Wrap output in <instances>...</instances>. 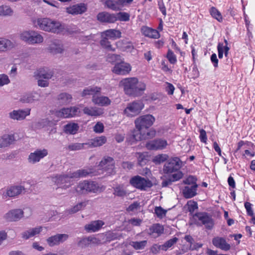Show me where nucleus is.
Wrapping results in <instances>:
<instances>
[{
    "label": "nucleus",
    "instance_id": "f257e3e1",
    "mask_svg": "<svg viewBox=\"0 0 255 255\" xmlns=\"http://www.w3.org/2000/svg\"><path fill=\"white\" fill-rule=\"evenodd\" d=\"M155 121V118L151 115L147 114L137 118L134 121V124L137 132L133 134L136 140H142L151 138L155 136L156 131L153 128L149 129Z\"/></svg>",
    "mask_w": 255,
    "mask_h": 255
},
{
    "label": "nucleus",
    "instance_id": "f03ea898",
    "mask_svg": "<svg viewBox=\"0 0 255 255\" xmlns=\"http://www.w3.org/2000/svg\"><path fill=\"white\" fill-rule=\"evenodd\" d=\"M120 86L123 87L125 94L129 96H136L146 89V84L135 77L123 79L120 81Z\"/></svg>",
    "mask_w": 255,
    "mask_h": 255
},
{
    "label": "nucleus",
    "instance_id": "7ed1b4c3",
    "mask_svg": "<svg viewBox=\"0 0 255 255\" xmlns=\"http://www.w3.org/2000/svg\"><path fill=\"white\" fill-rule=\"evenodd\" d=\"M37 23L39 28L44 31L59 33L64 29L60 22L47 18L38 19Z\"/></svg>",
    "mask_w": 255,
    "mask_h": 255
},
{
    "label": "nucleus",
    "instance_id": "20e7f679",
    "mask_svg": "<svg viewBox=\"0 0 255 255\" xmlns=\"http://www.w3.org/2000/svg\"><path fill=\"white\" fill-rule=\"evenodd\" d=\"M75 190L79 194H85L88 193H97L100 190V188L97 182L85 180L78 183Z\"/></svg>",
    "mask_w": 255,
    "mask_h": 255
},
{
    "label": "nucleus",
    "instance_id": "39448f33",
    "mask_svg": "<svg viewBox=\"0 0 255 255\" xmlns=\"http://www.w3.org/2000/svg\"><path fill=\"white\" fill-rule=\"evenodd\" d=\"M129 184L134 188L140 191H146L153 186L151 181L148 178H145L138 175L131 177Z\"/></svg>",
    "mask_w": 255,
    "mask_h": 255
},
{
    "label": "nucleus",
    "instance_id": "423d86ee",
    "mask_svg": "<svg viewBox=\"0 0 255 255\" xmlns=\"http://www.w3.org/2000/svg\"><path fill=\"white\" fill-rule=\"evenodd\" d=\"M194 217L198 219L197 225L204 226L207 230H211L214 227V221L209 213L207 212H197L195 214Z\"/></svg>",
    "mask_w": 255,
    "mask_h": 255
},
{
    "label": "nucleus",
    "instance_id": "0eeeda50",
    "mask_svg": "<svg viewBox=\"0 0 255 255\" xmlns=\"http://www.w3.org/2000/svg\"><path fill=\"white\" fill-rule=\"evenodd\" d=\"M182 166V161L178 157H171L163 166L165 174H170L179 170Z\"/></svg>",
    "mask_w": 255,
    "mask_h": 255
},
{
    "label": "nucleus",
    "instance_id": "6e6552de",
    "mask_svg": "<svg viewBox=\"0 0 255 255\" xmlns=\"http://www.w3.org/2000/svg\"><path fill=\"white\" fill-rule=\"evenodd\" d=\"M20 38L29 44L40 43L43 42V37L34 31H24L20 34Z\"/></svg>",
    "mask_w": 255,
    "mask_h": 255
},
{
    "label": "nucleus",
    "instance_id": "1a4fd4ad",
    "mask_svg": "<svg viewBox=\"0 0 255 255\" xmlns=\"http://www.w3.org/2000/svg\"><path fill=\"white\" fill-rule=\"evenodd\" d=\"M143 107L144 105L142 102L134 101L128 104L124 112L127 116L132 117L138 115Z\"/></svg>",
    "mask_w": 255,
    "mask_h": 255
},
{
    "label": "nucleus",
    "instance_id": "9d476101",
    "mask_svg": "<svg viewBox=\"0 0 255 255\" xmlns=\"http://www.w3.org/2000/svg\"><path fill=\"white\" fill-rule=\"evenodd\" d=\"M115 161L113 158L105 156L100 162L98 167L102 170V172H106L108 174H112L115 168Z\"/></svg>",
    "mask_w": 255,
    "mask_h": 255
},
{
    "label": "nucleus",
    "instance_id": "9b49d317",
    "mask_svg": "<svg viewBox=\"0 0 255 255\" xmlns=\"http://www.w3.org/2000/svg\"><path fill=\"white\" fill-rule=\"evenodd\" d=\"M167 145V141L166 139L156 138L147 142L145 147L150 150H159L165 149Z\"/></svg>",
    "mask_w": 255,
    "mask_h": 255
},
{
    "label": "nucleus",
    "instance_id": "f8f14e48",
    "mask_svg": "<svg viewBox=\"0 0 255 255\" xmlns=\"http://www.w3.org/2000/svg\"><path fill=\"white\" fill-rule=\"evenodd\" d=\"M131 70V66L128 63L122 61L115 64L112 71L117 75H126L129 74Z\"/></svg>",
    "mask_w": 255,
    "mask_h": 255
},
{
    "label": "nucleus",
    "instance_id": "ddd939ff",
    "mask_svg": "<svg viewBox=\"0 0 255 255\" xmlns=\"http://www.w3.org/2000/svg\"><path fill=\"white\" fill-rule=\"evenodd\" d=\"M71 177L70 175H61L53 178V181L58 186L59 188L66 189L71 186Z\"/></svg>",
    "mask_w": 255,
    "mask_h": 255
},
{
    "label": "nucleus",
    "instance_id": "4468645a",
    "mask_svg": "<svg viewBox=\"0 0 255 255\" xmlns=\"http://www.w3.org/2000/svg\"><path fill=\"white\" fill-rule=\"evenodd\" d=\"M47 155L48 151L47 149H37L34 152L30 153L28 156V161L29 163L34 164L39 162Z\"/></svg>",
    "mask_w": 255,
    "mask_h": 255
},
{
    "label": "nucleus",
    "instance_id": "2eb2a0df",
    "mask_svg": "<svg viewBox=\"0 0 255 255\" xmlns=\"http://www.w3.org/2000/svg\"><path fill=\"white\" fill-rule=\"evenodd\" d=\"M78 108L75 107L70 108H63L61 110L56 111L55 116L60 118H69L76 115Z\"/></svg>",
    "mask_w": 255,
    "mask_h": 255
},
{
    "label": "nucleus",
    "instance_id": "dca6fc26",
    "mask_svg": "<svg viewBox=\"0 0 255 255\" xmlns=\"http://www.w3.org/2000/svg\"><path fill=\"white\" fill-rule=\"evenodd\" d=\"M68 235L65 234H58L54 236L49 237L47 239V242L50 247L58 245L61 243H63L68 238Z\"/></svg>",
    "mask_w": 255,
    "mask_h": 255
},
{
    "label": "nucleus",
    "instance_id": "f3484780",
    "mask_svg": "<svg viewBox=\"0 0 255 255\" xmlns=\"http://www.w3.org/2000/svg\"><path fill=\"white\" fill-rule=\"evenodd\" d=\"M212 242L215 247L222 250L227 251L231 249L230 245L227 242L226 239L223 237H215L213 238Z\"/></svg>",
    "mask_w": 255,
    "mask_h": 255
},
{
    "label": "nucleus",
    "instance_id": "a211bd4d",
    "mask_svg": "<svg viewBox=\"0 0 255 255\" xmlns=\"http://www.w3.org/2000/svg\"><path fill=\"white\" fill-rule=\"evenodd\" d=\"M97 18L102 23H113L116 22L115 13H110L106 11L99 12L97 15Z\"/></svg>",
    "mask_w": 255,
    "mask_h": 255
},
{
    "label": "nucleus",
    "instance_id": "6ab92c4d",
    "mask_svg": "<svg viewBox=\"0 0 255 255\" xmlns=\"http://www.w3.org/2000/svg\"><path fill=\"white\" fill-rule=\"evenodd\" d=\"M140 31L143 36L150 38L158 39L160 37V34L158 30L147 26H142Z\"/></svg>",
    "mask_w": 255,
    "mask_h": 255
},
{
    "label": "nucleus",
    "instance_id": "aec40b11",
    "mask_svg": "<svg viewBox=\"0 0 255 255\" xmlns=\"http://www.w3.org/2000/svg\"><path fill=\"white\" fill-rule=\"evenodd\" d=\"M87 7L83 3L73 5L66 8V12L72 15L81 14L86 11Z\"/></svg>",
    "mask_w": 255,
    "mask_h": 255
},
{
    "label": "nucleus",
    "instance_id": "412c9836",
    "mask_svg": "<svg viewBox=\"0 0 255 255\" xmlns=\"http://www.w3.org/2000/svg\"><path fill=\"white\" fill-rule=\"evenodd\" d=\"M30 109L13 110L9 113V117L13 120L20 121L24 119L25 117L30 115Z\"/></svg>",
    "mask_w": 255,
    "mask_h": 255
},
{
    "label": "nucleus",
    "instance_id": "4be33fe9",
    "mask_svg": "<svg viewBox=\"0 0 255 255\" xmlns=\"http://www.w3.org/2000/svg\"><path fill=\"white\" fill-rule=\"evenodd\" d=\"M106 142L107 138L106 136L104 135L97 136L94 138L89 139L88 141L86 142L87 148H90L101 146L104 144Z\"/></svg>",
    "mask_w": 255,
    "mask_h": 255
},
{
    "label": "nucleus",
    "instance_id": "5701e85b",
    "mask_svg": "<svg viewBox=\"0 0 255 255\" xmlns=\"http://www.w3.org/2000/svg\"><path fill=\"white\" fill-rule=\"evenodd\" d=\"M104 224L105 223L102 220L93 221L86 224L84 229L88 233L96 232L100 230Z\"/></svg>",
    "mask_w": 255,
    "mask_h": 255
},
{
    "label": "nucleus",
    "instance_id": "b1692460",
    "mask_svg": "<svg viewBox=\"0 0 255 255\" xmlns=\"http://www.w3.org/2000/svg\"><path fill=\"white\" fill-rule=\"evenodd\" d=\"M96 174L92 168H87L78 170L71 173V177L81 178L86 177L88 175H95Z\"/></svg>",
    "mask_w": 255,
    "mask_h": 255
},
{
    "label": "nucleus",
    "instance_id": "393cba45",
    "mask_svg": "<svg viewBox=\"0 0 255 255\" xmlns=\"http://www.w3.org/2000/svg\"><path fill=\"white\" fill-rule=\"evenodd\" d=\"M164 228L159 223L154 224L149 228L148 235L153 238L159 237L163 233Z\"/></svg>",
    "mask_w": 255,
    "mask_h": 255
},
{
    "label": "nucleus",
    "instance_id": "a878e982",
    "mask_svg": "<svg viewBox=\"0 0 255 255\" xmlns=\"http://www.w3.org/2000/svg\"><path fill=\"white\" fill-rule=\"evenodd\" d=\"M198 187V185L185 186L182 190L183 197L186 199H190L195 196L197 194Z\"/></svg>",
    "mask_w": 255,
    "mask_h": 255
},
{
    "label": "nucleus",
    "instance_id": "bb28decb",
    "mask_svg": "<svg viewBox=\"0 0 255 255\" xmlns=\"http://www.w3.org/2000/svg\"><path fill=\"white\" fill-rule=\"evenodd\" d=\"M23 212L20 209L13 210L7 213L5 218L10 222L16 221L19 220L22 216Z\"/></svg>",
    "mask_w": 255,
    "mask_h": 255
},
{
    "label": "nucleus",
    "instance_id": "cd10ccee",
    "mask_svg": "<svg viewBox=\"0 0 255 255\" xmlns=\"http://www.w3.org/2000/svg\"><path fill=\"white\" fill-rule=\"evenodd\" d=\"M92 101L95 105L100 106H108L111 104V100L108 97L104 96H94Z\"/></svg>",
    "mask_w": 255,
    "mask_h": 255
},
{
    "label": "nucleus",
    "instance_id": "c85d7f7f",
    "mask_svg": "<svg viewBox=\"0 0 255 255\" xmlns=\"http://www.w3.org/2000/svg\"><path fill=\"white\" fill-rule=\"evenodd\" d=\"M85 114L92 117H98L103 114V109L98 107H85L83 109Z\"/></svg>",
    "mask_w": 255,
    "mask_h": 255
},
{
    "label": "nucleus",
    "instance_id": "c756f323",
    "mask_svg": "<svg viewBox=\"0 0 255 255\" xmlns=\"http://www.w3.org/2000/svg\"><path fill=\"white\" fill-rule=\"evenodd\" d=\"M42 230V227L39 226L36 228H32L28 231L24 232L22 234L23 239L27 240L40 234Z\"/></svg>",
    "mask_w": 255,
    "mask_h": 255
},
{
    "label": "nucleus",
    "instance_id": "7c9ffc66",
    "mask_svg": "<svg viewBox=\"0 0 255 255\" xmlns=\"http://www.w3.org/2000/svg\"><path fill=\"white\" fill-rule=\"evenodd\" d=\"M42 230V227L39 226L36 228H32L28 231L24 232L22 234L23 239L27 240L40 234Z\"/></svg>",
    "mask_w": 255,
    "mask_h": 255
},
{
    "label": "nucleus",
    "instance_id": "2f4dec72",
    "mask_svg": "<svg viewBox=\"0 0 255 255\" xmlns=\"http://www.w3.org/2000/svg\"><path fill=\"white\" fill-rule=\"evenodd\" d=\"M53 73L48 69L47 68H40L35 73L36 78H43L45 79H50L53 76Z\"/></svg>",
    "mask_w": 255,
    "mask_h": 255
},
{
    "label": "nucleus",
    "instance_id": "473e14b6",
    "mask_svg": "<svg viewBox=\"0 0 255 255\" xmlns=\"http://www.w3.org/2000/svg\"><path fill=\"white\" fill-rule=\"evenodd\" d=\"M15 139L13 134H5L0 138V148L5 147L13 143Z\"/></svg>",
    "mask_w": 255,
    "mask_h": 255
},
{
    "label": "nucleus",
    "instance_id": "72a5a7b5",
    "mask_svg": "<svg viewBox=\"0 0 255 255\" xmlns=\"http://www.w3.org/2000/svg\"><path fill=\"white\" fill-rule=\"evenodd\" d=\"M105 5L109 9L114 11H118L122 9L123 7L120 1L115 0H106L105 2Z\"/></svg>",
    "mask_w": 255,
    "mask_h": 255
},
{
    "label": "nucleus",
    "instance_id": "f704fd0d",
    "mask_svg": "<svg viewBox=\"0 0 255 255\" xmlns=\"http://www.w3.org/2000/svg\"><path fill=\"white\" fill-rule=\"evenodd\" d=\"M101 91V88L99 87H89L85 89L82 93V96L83 97L87 95H92V97L94 96H97V94H100Z\"/></svg>",
    "mask_w": 255,
    "mask_h": 255
},
{
    "label": "nucleus",
    "instance_id": "c9c22d12",
    "mask_svg": "<svg viewBox=\"0 0 255 255\" xmlns=\"http://www.w3.org/2000/svg\"><path fill=\"white\" fill-rule=\"evenodd\" d=\"M48 49L50 52L53 54L61 53L63 50L62 45L58 40H55L52 42L49 45Z\"/></svg>",
    "mask_w": 255,
    "mask_h": 255
},
{
    "label": "nucleus",
    "instance_id": "e433bc0d",
    "mask_svg": "<svg viewBox=\"0 0 255 255\" xmlns=\"http://www.w3.org/2000/svg\"><path fill=\"white\" fill-rule=\"evenodd\" d=\"M137 163L140 166L145 165L149 160V155L147 152H136Z\"/></svg>",
    "mask_w": 255,
    "mask_h": 255
},
{
    "label": "nucleus",
    "instance_id": "4c0bfd02",
    "mask_svg": "<svg viewBox=\"0 0 255 255\" xmlns=\"http://www.w3.org/2000/svg\"><path fill=\"white\" fill-rule=\"evenodd\" d=\"M116 46L122 51H130L133 49V46L130 42H125L124 40L117 42Z\"/></svg>",
    "mask_w": 255,
    "mask_h": 255
},
{
    "label": "nucleus",
    "instance_id": "58836bf2",
    "mask_svg": "<svg viewBox=\"0 0 255 255\" xmlns=\"http://www.w3.org/2000/svg\"><path fill=\"white\" fill-rule=\"evenodd\" d=\"M79 128V126L76 123H69L64 127L65 132L70 134H75L77 133Z\"/></svg>",
    "mask_w": 255,
    "mask_h": 255
},
{
    "label": "nucleus",
    "instance_id": "ea45409f",
    "mask_svg": "<svg viewBox=\"0 0 255 255\" xmlns=\"http://www.w3.org/2000/svg\"><path fill=\"white\" fill-rule=\"evenodd\" d=\"M12 47L13 44L10 40L4 38H0V52L7 51Z\"/></svg>",
    "mask_w": 255,
    "mask_h": 255
},
{
    "label": "nucleus",
    "instance_id": "a19ab883",
    "mask_svg": "<svg viewBox=\"0 0 255 255\" xmlns=\"http://www.w3.org/2000/svg\"><path fill=\"white\" fill-rule=\"evenodd\" d=\"M103 34H105L106 37L112 39L119 38L122 36V33L120 30L114 29L107 30L103 32Z\"/></svg>",
    "mask_w": 255,
    "mask_h": 255
},
{
    "label": "nucleus",
    "instance_id": "79ce46f5",
    "mask_svg": "<svg viewBox=\"0 0 255 255\" xmlns=\"http://www.w3.org/2000/svg\"><path fill=\"white\" fill-rule=\"evenodd\" d=\"M23 188L21 186H13L9 188L6 192L9 197H14L20 194Z\"/></svg>",
    "mask_w": 255,
    "mask_h": 255
},
{
    "label": "nucleus",
    "instance_id": "37998d69",
    "mask_svg": "<svg viewBox=\"0 0 255 255\" xmlns=\"http://www.w3.org/2000/svg\"><path fill=\"white\" fill-rule=\"evenodd\" d=\"M87 148L86 142L80 143H72L70 144L67 147V149L69 151H76L79 150Z\"/></svg>",
    "mask_w": 255,
    "mask_h": 255
},
{
    "label": "nucleus",
    "instance_id": "c03bdc74",
    "mask_svg": "<svg viewBox=\"0 0 255 255\" xmlns=\"http://www.w3.org/2000/svg\"><path fill=\"white\" fill-rule=\"evenodd\" d=\"M209 12L214 18L217 20L219 22H222L223 19V16L221 12L215 7L212 6L211 7Z\"/></svg>",
    "mask_w": 255,
    "mask_h": 255
},
{
    "label": "nucleus",
    "instance_id": "a18cd8bd",
    "mask_svg": "<svg viewBox=\"0 0 255 255\" xmlns=\"http://www.w3.org/2000/svg\"><path fill=\"white\" fill-rule=\"evenodd\" d=\"M169 156L166 154H159L154 157L152 162L155 164H160L167 160Z\"/></svg>",
    "mask_w": 255,
    "mask_h": 255
},
{
    "label": "nucleus",
    "instance_id": "49530a36",
    "mask_svg": "<svg viewBox=\"0 0 255 255\" xmlns=\"http://www.w3.org/2000/svg\"><path fill=\"white\" fill-rule=\"evenodd\" d=\"M115 15L116 18V21L119 20L120 21H128L130 19L129 13L126 12H119L117 13H115Z\"/></svg>",
    "mask_w": 255,
    "mask_h": 255
},
{
    "label": "nucleus",
    "instance_id": "de8ad7c7",
    "mask_svg": "<svg viewBox=\"0 0 255 255\" xmlns=\"http://www.w3.org/2000/svg\"><path fill=\"white\" fill-rule=\"evenodd\" d=\"M101 46L108 51H115V48H113L107 37L103 38L100 41Z\"/></svg>",
    "mask_w": 255,
    "mask_h": 255
},
{
    "label": "nucleus",
    "instance_id": "09e8293b",
    "mask_svg": "<svg viewBox=\"0 0 255 255\" xmlns=\"http://www.w3.org/2000/svg\"><path fill=\"white\" fill-rule=\"evenodd\" d=\"M147 242L146 240L141 241L139 242L132 241L129 243L135 250H143L147 245Z\"/></svg>",
    "mask_w": 255,
    "mask_h": 255
},
{
    "label": "nucleus",
    "instance_id": "8fccbe9b",
    "mask_svg": "<svg viewBox=\"0 0 255 255\" xmlns=\"http://www.w3.org/2000/svg\"><path fill=\"white\" fill-rule=\"evenodd\" d=\"M114 194L119 197H124L126 195L127 192L123 185H119L114 189Z\"/></svg>",
    "mask_w": 255,
    "mask_h": 255
},
{
    "label": "nucleus",
    "instance_id": "3c124183",
    "mask_svg": "<svg viewBox=\"0 0 255 255\" xmlns=\"http://www.w3.org/2000/svg\"><path fill=\"white\" fill-rule=\"evenodd\" d=\"M165 57L170 64L174 65L177 63L176 56L170 49H168Z\"/></svg>",
    "mask_w": 255,
    "mask_h": 255
},
{
    "label": "nucleus",
    "instance_id": "603ef678",
    "mask_svg": "<svg viewBox=\"0 0 255 255\" xmlns=\"http://www.w3.org/2000/svg\"><path fill=\"white\" fill-rule=\"evenodd\" d=\"M58 99L62 104H66L71 101L72 96L67 93H61L58 96Z\"/></svg>",
    "mask_w": 255,
    "mask_h": 255
},
{
    "label": "nucleus",
    "instance_id": "864d4df0",
    "mask_svg": "<svg viewBox=\"0 0 255 255\" xmlns=\"http://www.w3.org/2000/svg\"><path fill=\"white\" fill-rule=\"evenodd\" d=\"M178 239L176 237H174L167 241H166L163 245L162 249L166 251L168 248L171 247L173 245L177 243Z\"/></svg>",
    "mask_w": 255,
    "mask_h": 255
},
{
    "label": "nucleus",
    "instance_id": "5fc2aeb1",
    "mask_svg": "<svg viewBox=\"0 0 255 255\" xmlns=\"http://www.w3.org/2000/svg\"><path fill=\"white\" fill-rule=\"evenodd\" d=\"M85 206L86 203L85 202H80L74 206L70 209L68 210L67 212L70 214H74L80 210L82 207Z\"/></svg>",
    "mask_w": 255,
    "mask_h": 255
},
{
    "label": "nucleus",
    "instance_id": "6e6d98bb",
    "mask_svg": "<svg viewBox=\"0 0 255 255\" xmlns=\"http://www.w3.org/2000/svg\"><path fill=\"white\" fill-rule=\"evenodd\" d=\"M167 210H164L161 206L155 207L154 208V213L160 219H162L165 216Z\"/></svg>",
    "mask_w": 255,
    "mask_h": 255
},
{
    "label": "nucleus",
    "instance_id": "4d7b16f0",
    "mask_svg": "<svg viewBox=\"0 0 255 255\" xmlns=\"http://www.w3.org/2000/svg\"><path fill=\"white\" fill-rule=\"evenodd\" d=\"M197 179L195 176L190 175L187 177L184 180L183 183L187 185L188 186H192L194 185H198L197 184Z\"/></svg>",
    "mask_w": 255,
    "mask_h": 255
},
{
    "label": "nucleus",
    "instance_id": "13d9d810",
    "mask_svg": "<svg viewBox=\"0 0 255 255\" xmlns=\"http://www.w3.org/2000/svg\"><path fill=\"white\" fill-rule=\"evenodd\" d=\"M121 56L119 54H109L107 55V60L111 63H114L121 61Z\"/></svg>",
    "mask_w": 255,
    "mask_h": 255
},
{
    "label": "nucleus",
    "instance_id": "bf43d9fd",
    "mask_svg": "<svg viewBox=\"0 0 255 255\" xmlns=\"http://www.w3.org/2000/svg\"><path fill=\"white\" fill-rule=\"evenodd\" d=\"M12 13V10L10 7L6 5L0 6V15H10Z\"/></svg>",
    "mask_w": 255,
    "mask_h": 255
},
{
    "label": "nucleus",
    "instance_id": "052dcab7",
    "mask_svg": "<svg viewBox=\"0 0 255 255\" xmlns=\"http://www.w3.org/2000/svg\"><path fill=\"white\" fill-rule=\"evenodd\" d=\"M106 242H110L111 241L119 239L121 236L119 235L117 233H116L109 232L106 234Z\"/></svg>",
    "mask_w": 255,
    "mask_h": 255
},
{
    "label": "nucleus",
    "instance_id": "680f3d73",
    "mask_svg": "<svg viewBox=\"0 0 255 255\" xmlns=\"http://www.w3.org/2000/svg\"><path fill=\"white\" fill-rule=\"evenodd\" d=\"M187 205L188 206V210L190 213H193L198 208L197 202L193 200L188 201Z\"/></svg>",
    "mask_w": 255,
    "mask_h": 255
},
{
    "label": "nucleus",
    "instance_id": "e2e57ef3",
    "mask_svg": "<svg viewBox=\"0 0 255 255\" xmlns=\"http://www.w3.org/2000/svg\"><path fill=\"white\" fill-rule=\"evenodd\" d=\"M78 246L82 248L87 247L91 245L89 237L81 239L78 243Z\"/></svg>",
    "mask_w": 255,
    "mask_h": 255
},
{
    "label": "nucleus",
    "instance_id": "0e129e2a",
    "mask_svg": "<svg viewBox=\"0 0 255 255\" xmlns=\"http://www.w3.org/2000/svg\"><path fill=\"white\" fill-rule=\"evenodd\" d=\"M173 174L170 177L169 180L171 182L178 181L183 177V174L181 171L178 170Z\"/></svg>",
    "mask_w": 255,
    "mask_h": 255
},
{
    "label": "nucleus",
    "instance_id": "69168bd1",
    "mask_svg": "<svg viewBox=\"0 0 255 255\" xmlns=\"http://www.w3.org/2000/svg\"><path fill=\"white\" fill-rule=\"evenodd\" d=\"M34 96L32 94H26L22 96L20 99V101L22 103H31L34 100Z\"/></svg>",
    "mask_w": 255,
    "mask_h": 255
},
{
    "label": "nucleus",
    "instance_id": "338daca9",
    "mask_svg": "<svg viewBox=\"0 0 255 255\" xmlns=\"http://www.w3.org/2000/svg\"><path fill=\"white\" fill-rule=\"evenodd\" d=\"M244 206L246 209L248 215L253 217L254 215V213L252 209L253 205L250 202H246L244 204Z\"/></svg>",
    "mask_w": 255,
    "mask_h": 255
},
{
    "label": "nucleus",
    "instance_id": "774afa93",
    "mask_svg": "<svg viewBox=\"0 0 255 255\" xmlns=\"http://www.w3.org/2000/svg\"><path fill=\"white\" fill-rule=\"evenodd\" d=\"M93 130L96 133H102L104 130L103 124L101 122H98L94 127Z\"/></svg>",
    "mask_w": 255,
    "mask_h": 255
}]
</instances>
